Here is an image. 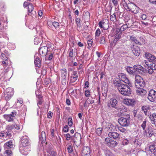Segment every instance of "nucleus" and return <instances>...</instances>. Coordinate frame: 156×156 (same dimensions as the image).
<instances>
[{
  "instance_id": "obj_17",
  "label": "nucleus",
  "mask_w": 156,
  "mask_h": 156,
  "mask_svg": "<svg viewBox=\"0 0 156 156\" xmlns=\"http://www.w3.org/2000/svg\"><path fill=\"white\" fill-rule=\"evenodd\" d=\"M108 136L114 139H119V134L117 132L112 131L110 132L108 134Z\"/></svg>"
},
{
  "instance_id": "obj_64",
  "label": "nucleus",
  "mask_w": 156,
  "mask_h": 156,
  "mask_svg": "<svg viewBox=\"0 0 156 156\" xmlns=\"http://www.w3.org/2000/svg\"><path fill=\"white\" fill-rule=\"evenodd\" d=\"M62 84L65 85L66 84V78H62Z\"/></svg>"
},
{
  "instance_id": "obj_50",
  "label": "nucleus",
  "mask_w": 156,
  "mask_h": 156,
  "mask_svg": "<svg viewBox=\"0 0 156 156\" xmlns=\"http://www.w3.org/2000/svg\"><path fill=\"white\" fill-rule=\"evenodd\" d=\"M117 128L122 133H125L126 132V130L121 127H119L118 126V127H117Z\"/></svg>"
},
{
  "instance_id": "obj_18",
  "label": "nucleus",
  "mask_w": 156,
  "mask_h": 156,
  "mask_svg": "<svg viewBox=\"0 0 156 156\" xmlns=\"http://www.w3.org/2000/svg\"><path fill=\"white\" fill-rule=\"evenodd\" d=\"M120 80L121 79L119 77L118 78H114L113 80V83L115 86L117 87V88H119V86L123 84L121 82Z\"/></svg>"
},
{
  "instance_id": "obj_59",
  "label": "nucleus",
  "mask_w": 156,
  "mask_h": 156,
  "mask_svg": "<svg viewBox=\"0 0 156 156\" xmlns=\"http://www.w3.org/2000/svg\"><path fill=\"white\" fill-rule=\"evenodd\" d=\"M101 34V30L100 29L98 28L95 32V36L96 37H99Z\"/></svg>"
},
{
  "instance_id": "obj_49",
  "label": "nucleus",
  "mask_w": 156,
  "mask_h": 156,
  "mask_svg": "<svg viewBox=\"0 0 156 156\" xmlns=\"http://www.w3.org/2000/svg\"><path fill=\"white\" fill-rule=\"evenodd\" d=\"M40 40L41 39L35 37L34 40V44L35 45L38 44L40 42Z\"/></svg>"
},
{
  "instance_id": "obj_57",
  "label": "nucleus",
  "mask_w": 156,
  "mask_h": 156,
  "mask_svg": "<svg viewBox=\"0 0 156 156\" xmlns=\"http://www.w3.org/2000/svg\"><path fill=\"white\" fill-rule=\"evenodd\" d=\"M141 15L140 16V18L142 20H146L147 16L146 14H141Z\"/></svg>"
},
{
  "instance_id": "obj_55",
  "label": "nucleus",
  "mask_w": 156,
  "mask_h": 156,
  "mask_svg": "<svg viewBox=\"0 0 156 156\" xmlns=\"http://www.w3.org/2000/svg\"><path fill=\"white\" fill-rule=\"evenodd\" d=\"M37 105L39 108H41L40 105L43 103V100H37Z\"/></svg>"
},
{
  "instance_id": "obj_5",
  "label": "nucleus",
  "mask_w": 156,
  "mask_h": 156,
  "mask_svg": "<svg viewBox=\"0 0 156 156\" xmlns=\"http://www.w3.org/2000/svg\"><path fill=\"white\" fill-rule=\"evenodd\" d=\"M81 136L80 134L78 133H76L74 136L71 137L72 142L76 146L80 145L81 143Z\"/></svg>"
},
{
  "instance_id": "obj_61",
  "label": "nucleus",
  "mask_w": 156,
  "mask_h": 156,
  "mask_svg": "<svg viewBox=\"0 0 156 156\" xmlns=\"http://www.w3.org/2000/svg\"><path fill=\"white\" fill-rule=\"evenodd\" d=\"M28 15L29 16H31L32 17H33V16L34 15V14L36 13V12L35 11H33L32 12L31 11H28Z\"/></svg>"
},
{
  "instance_id": "obj_56",
  "label": "nucleus",
  "mask_w": 156,
  "mask_h": 156,
  "mask_svg": "<svg viewBox=\"0 0 156 156\" xmlns=\"http://www.w3.org/2000/svg\"><path fill=\"white\" fill-rule=\"evenodd\" d=\"M112 139H110L109 138H106L105 139V144H106V145H109V142H110V141H111V140Z\"/></svg>"
},
{
  "instance_id": "obj_41",
  "label": "nucleus",
  "mask_w": 156,
  "mask_h": 156,
  "mask_svg": "<svg viewBox=\"0 0 156 156\" xmlns=\"http://www.w3.org/2000/svg\"><path fill=\"white\" fill-rule=\"evenodd\" d=\"M15 127V124H13L11 125H8L6 126V129L8 131L11 132V131L14 129Z\"/></svg>"
},
{
  "instance_id": "obj_15",
  "label": "nucleus",
  "mask_w": 156,
  "mask_h": 156,
  "mask_svg": "<svg viewBox=\"0 0 156 156\" xmlns=\"http://www.w3.org/2000/svg\"><path fill=\"white\" fill-rule=\"evenodd\" d=\"M117 103V100L115 99L112 98H111L107 102V106L109 108H110L111 107L115 108Z\"/></svg>"
},
{
  "instance_id": "obj_7",
  "label": "nucleus",
  "mask_w": 156,
  "mask_h": 156,
  "mask_svg": "<svg viewBox=\"0 0 156 156\" xmlns=\"http://www.w3.org/2000/svg\"><path fill=\"white\" fill-rule=\"evenodd\" d=\"M118 122L123 126H128L130 123V117L129 116L121 117L118 119Z\"/></svg>"
},
{
  "instance_id": "obj_37",
  "label": "nucleus",
  "mask_w": 156,
  "mask_h": 156,
  "mask_svg": "<svg viewBox=\"0 0 156 156\" xmlns=\"http://www.w3.org/2000/svg\"><path fill=\"white\" fill-rule=\"evenodd\" d=\"M122 34L120 33L119 34H115L114 36L115 39H114V41L117 42L120 38L121 35Z\"/></svg>"
},
{
  "instance_id": "obj_35",
  "label": "nucleus",
  "mask_w": 156,
  "mask_h": 156,
  "mask_svg": "<svg viewBox=\"0 0 156 156\" xmlns=\"http://www.w3.org/2000/svg\"><path fill=\"white\" fill-rule=\"evenodd\" d=\"M3 28H0V37H3L5 38L6 37L8 38V37L6 36L7 34L3 31Z\"/></svg>"
},
{
  "instance_id": "obj_22",
  "label": "nucleus",
  "mask_w": 156,
  "mask_h": 156,
  "mask_svg": "<svg viewBox=\"0 0 156 156\" xmlns=\"http://www.w3.org/2000/svg\"><path fill=\"white\" fill-rule=\"evenodd\" d=\"M37 54H35L34 56V64L35 66L38 68L41 67V60L37 56Z\"/></svg>"
},
{
  "instance_id": "obj_32",
  "label": "nucleus",
  "mask_w": 156,
  "mask_h": 156,
  "mask_svg": "<svg viewBox=\"0 0 156 156\" xmlns=\"http://www.w3.org/2000/svg\"><path fill=\"white\" fill-rule=\"evenodd\" d=\"M152 63H148V65H147L148 68H151L154 70H156V62H153Z\"/></svg>"
},
{
  "instance_id": "obj_25",
  "label": "nucleus",
  "mask_w": 156,
  "mask_h": 156,
  "mask_svg": "<svg viewBox=\"0 0 156 156\" xmlns=\"http://www.w3.org/2000/svg\"><path fill=\"white\" fill-rule=\"evenodd\" d=\"M90 150L89 147H84L82 151V155L84 156L90 154Z\"/></svg>"
},
{
  "instance_id": "obj_14",
  "label": "nucleus",
  "mask_w": 156,
  "mask_h": 156,
  "mask_svg": "<svg viewBox=\"0 0 156 156\" xmlns=\"http://www.w3.org/2000/svg\"><path fill=\"white\" fill-rule=\"evenodd\" d=\"M19 150L22 154L27 155L30 151V147H20Z\"/></svg>"
},
{
  "instance_id": "obj_52",
  "label": "nucleus",
  "mask_w": 156,
  "mask_h": 156,
  "mask_svg": "<svg viewBox=\"0 0 156 156\" xmlns=\"http://www.w3.org/2000/svg\"><path fill=\"white\" fill-rule=\"evenodd\" d=\"M105 22H104V21H101L99 22L98 23L99 26L101 28H103L104 29H105L103 26V25L105 24Z\"/></svg>"
},
{
  "instance_id": "obj_19",
  "label": "nucleus",
  "mask_w": 156,
  "mask_h": 156,
  "mask_svg": "<svg viewBox=\"0 0 156 156\" xmlns=\"http://www.w3.org/2000/svg\"><path fill=\"white\" fill-rule=\"evenodd\" d=\"M123 102L124 104L128 106L133 105L135 102L134 100L132 99H125L124 100Z\"/></svg>"
},
{
  "instance_id": "obj_10",
  "label": "nucleus",
  "mask_w": 156,
  "mask_h": 156,
  "mask_svg": "<svg viewBox=\"0 0 156 156\" xmlns=\"http://www.w3.org/2000/svg\"><path fill=\"white\" fill-rule=\"evenodd\" d=\"M147 98L149 100L152 102H156V91L153 89L151 90Z\"/></svg>"
},
{
  "instance_id": "obj_40",
  "label": "nucleus",
  "mask_w": 156,
  "mask_h": 156,
  "mask_svg": "<svg viewBox=\"0 0 156 156\" xmlns=\"http://www.w3.org/2000/svg\"><path fill=\"white\" fill-rule=\"evenodd\" d=\"M139 39L140 41V43H141V45H142V44H145L146 43V41L145 39V37L142 36H140L139 37Z\"/></svg>"
},
{
  "instance_id": "obj_39",
  "label": "nucleus",
  "mask_w": 156,
  "mask_h": 156,
  "mask_svg": "<svg viewBox=\"0 0 156 156\" xmlns=\"http://www.w3.org/2000/svg\"><path fill=\"white\" fill-rule=\"evenodd\" d=\"M68 152L69 153H72L73 151V147L71 145H69L67 148Z\"/></svg>"
},
{
  "instance_id": "obj_53",
  "label": "nucleus",
  "mask_w": 156,
  "mask_h": 156,
  "mask_svg": "<svg viewBox=\"0 0 156 156\" xmlns=\"http://www.w3.org/2000/svg\"><path fill=\"white\" fill-rule=\"evenodd\" d=\"M110 20L112 21H114L116 20V15L115 13H114L113 15L110 16Z\"/></svg>"
},
{
  "instance_id": "obj_28",
  "label": "nucleus",
  "mask_w": 156,
  "mask_h": 156,
  "mask_svg": "<svg viewBox=\"0 0 156 156\" xmlns=\"http://www.w3.org/2000/svg\"><path fill=\"white\" fill-rule=\"evenodd\" d=\"M126 70L128 73L130 74L135 75L136 74V71L134 70L133 68L128 67L126 68Z\"/></svg>"
},
{
  "instance_id": "obj_31",
  "label": "nucleus",
  "mask_w": 156,
  "mask_h": 156,
  "mask_svg": "<svg viewBox=\"0 0 156 156\" xmlns=\"http://www.w3.org/2000/svg\"><path fill=\"white\" fill-rule=\"evenodd\" d=\"M13 146V145L12 144V142L11 141H9L6 143L4 145V147L7 149L12 148Z\"/></svg>"
},
{
  "instance_id": "obj_58",
  "label": "nucleus",
  "mask_w": 156,
  "mask_h": 156,
  "mask_svg": "<svg viewBox=\"0 0 156 156\" xmlns=\"http://www.w3.org/2000/svg\"><path fill=\"white\" fill-rule=\"evenodd\" d=\"M85 95L87 97H89L90 95V92L89 90H85L84 92Z\"/></svg>"
},
{
  "instance_id": "obj_23",
  "label": "nucleus",
  "mask_w": 156,
  "mask_h": 156,
  "mask_svg": "<svg viewBox=\"0 0 156 156\" xmlns=\"http://www.w3.org/2000/svg\"><path fill=\"white\" fill-rule=\"evenodd\" d=\"M149 150L152 153L156 155V143H154L151 144L149 147Z\"/></svg>"
},
{
  "instance_id": "obj_42",
  "label": "nucleus",
  "mask_w": 156,
  "mask_h": 156,
  "mask_svg": "<svg viewBox=\"0 0 156 156\" xmlns=\"http://www.w3.org/2000/svg\"><path fill=\"white\" fill-rule=\"evenodd\" d=\"M132 141L135 145H140L141 144L140 142L137 139L133 138V139Z\"/></svg>"
},
{
  "instance_id": "obj_9",
  "label": "nucleus",
  "mask_w": 156,
  "mask_h": 156,
  "mask_svg": "<svg viewBox=\"0 0 156 156\" xmlns=\"http://www.w3.org/2000/svg\"><path fill=\"white\" fill-rule=\"evenodd\" d=\"M143 134L145 137H150L153 136H155L153 129L151 127H148L143 133Z\"/></svg>"
},
{
  "instance_id": "obj_38",
  "label": "nucleus",
  "mask_w": 156,
  "mask_h": 156,
  "mask_svg": "<svg viewBox=\"0 0 156 156\" xmlns=\"http://www.w3.org/2000/svg\"><path fill=\"white\" fill-rule=\"evenodd\" d=\"M132 51L135 55L139 56L140 53V49H133Z\"/></svg>"
},
{
  "instance_id": "obj_1",
  "label": "nucleus",
  "mask_w": 156,
  "mask_h": 156,
  "mask_svg": "<svg viewBox=\"0 0 156 156\" xmlns=\"http://www.w3.org/2000/svg\"><path fill=\"white\" fill-rule=\"evenodd\" d=\"M118 76L122 82L126 83H123L119 88H117L119 92L123 96H129L131 94L130 87H132L133 85L132 82L130 81L126 75L122 73H118Z\"/></svg>"
},
{
  "instance_id": "obj_21",
  "label": "nucleus",
  "mask_w": 156,
  "mask_h": 156,
  "mask_svg": "<svg viewBox=\"0 0 156 156\" xmlns=\"http://www.w3.org/2000/svg\"><path fill=\"white\" fill-rule=\"evenodd\" d=\"M142 109L144 111L145 115L149 116L150 106L149 105H147L142 106Z\"/></svg>"
},
{
  "instance_id": "obj_12",
  "label": "nucleus",
  "mask_w": 156,
  "mask_h": 156,
  "mask_svg": "<svg viewBox=\"0 0 156 156\" xmlns=\"http://www.w3.org/2000/svg\"><path fill=\"white\" fill-rule=\"evenodd\" d=\"M133 67L134 70H136L139 73L142 74H144L146 72V69L140 65H135L133 66Z\"/></svg>"
},
{
  "instance_id": "obj_63",
  "label": "nucleus",
  "mask_w": 156,
  "mask_h": 156,
  "mask_svg": "<svg viewBox=\"0 0 156 156\" xmlns=\"http://www.w3.org/2000/svg\"><path fill=\"white\" fill-rule=\"evenodd\" d=\"M71 136H71L69 133L66 134L65 136V137L67 140H69L71 139Z\"/></svg>"
},
{
  "instance_id": "obj_44",
  "label": "nucleus",
  "mask_w": 156,
  "mask_h": 156,
  "mask_svg": "<svg viewBox=\"0 0 156 156\" xmlns=\"http://www.w3.org/2000/svg\"><path fill=\"white\" fill-rule=\"evenodd\" d=\"M28 11H31L32 12L33 11L34 9V6L31 3H29L28 7Z\"/></svg>"
},
{
  "instance_id": "obj_51",
  "label": "nucleus",
  "mask_w": 156,
  "mask_h": 156,
  "mask_svg": "<svg viewBox=\"0 0 156 156\" xmlns=\"http://www.w3.org/2000/svg\"><path fill=\"white\" fill-rule=\"evenodd\" d=\"M129 142V140L127 139H124L122 142V144L123 145H127L128 144Z\"/></svg>"
},
{
  "instance_id": "obj_6",
  "label": "nucleus",
  "mask_w": 156,
  "mask_h": 156,
  "mask_svg": "<svg viewBox=\"0 0 156 156\" xmlns=\"http://www.w3.org/2000/svg\"><path fill=\"white\" fill-rule=\"evenodd\" d=\"M146 58L147 59L145 61L146 65H148V63H152L153 62H156V57L154 55L149 52H146L145 54Z\"/></svg>"
},
{
  "instance_id": "obj_62",
  "label": "nucleus",
  "mask_w": 156,
  "mask_h": 156,
  "mask_svg": "<svg viewBox=\"0 0 156 156\" xmlns=\"http://www.w3.org/2000/svg\"><path fill=\"white\" fill-rule=\"evenodd\" d=\"M146 121H144L143 122V123L141 125V126L143 130H145V129L146 127Z\"/></svg>"
},
{
  "instance_id": "obj_60",
  "label": "nucleus",
  "mask_w": 156,
  "mask_h": 156,
  "mask_svg": "<svg viewBox=\"0 0 156 156\" xmlns=\"http://www.w3.org/2000/svg\"><path fill=\"white\" fill-rule=\"evenodd\" d=\"M17 112L16 111L14 110L11 112V113L9 115H11L12 117L14 118L16 115Z\"/></svg>"
},
{
  "instance_id": "obj_48",
  "label": "nucleus",
  "mask_w": 156,
  "mask_h": 156,
  "mask_svg": "<svg viewBox=\"0 0 156 156\" xmlns=\"http://www.w3.org/2000/svg\"><path fill=\"white\" fill-rule=\"evenodd\" d=\"M127 27L128 26L127 24H124L120 28V30L122 32L125 30Z\"/></svg>"
},
{
  "instance_id": "obj_45",
  "label": "nucleus",
  "mask_w": 156,
  "mask_h": 156,
  "mask_svg": "<svg viewBox=\"0 0 156 156\" xmlns=\"http://www.w3.org/2000/svg\"><path fill=\"white\" fill-rule=\"evenodd\" d=\"M5 136L6 137L9 138H11L12 136V133L11 132L8 131L5 133Z\"/></svg>"
},
{
  "instance_id": "obj_2",
  "label": "nucleus",
  "mask_w": 156,
  "mask_h": 156,
  "mask_svg": "<svg viewBox=\"0 0 156 156\" xmlns=\"http://www.w3.org/2000/svg\"><path fill=\"white\" fill-rule=\"evenodd\" d=\"M121 4L127 10L131 11L132 12L136 13L138 12L139 8L132 3L127 4L126 2H122Z\"/></svg>"
},
{
  "instance_id": "obj_29",
  "label": "nucleus",
  "mask_w": 156,
  "mask_h": 156,
  "mask_svg": "<svg viewBox=\"0 0 156 156\" xmlns=\"http://www.w3.org/2000/svg\"><path fill=\"white\" fill-rule=\"evenodd\" d=\"M148 116L153 124L156 122V114H155L153 113L152 115H149Z\"/></svg>"
},
{
  "instance_id": "obj_13",
  "label": "nucleus",
  "mask_w": 156,
  "mask_h": 156,
  "mask_svg": "<svg viewBox=\"0 0 156 156\" xmlns=\"http://www.w3.org/2000/svg\"><path fill=\"white\" fill-rule=\"evenodd\" d=\"M20 141L22 144L21 147H28L30 145L28 137L27 136H25L22 137Z\"/></svg>"
},
{
  "instance_id": "obj_34",
  "label": "nucleus",
  "mask_w": 156,
  "mask_h": 156,
  "mask_svg": "<svg viewBox=\"0 0 156 156\" xmlns=\"http://www.w3.org/2000/svg\"><path fill=\"white\" fill-rule=\"evenodd\" d=\"M67 71L65 69H63L61 70V78H66Z\"/></svg>"
},
{
  "instance_id": "obj_33",
  "label": "nucleus",
  "mask_w": 156,
  "mask_h": 156,
  "mask_svg": "<svg viewBox=\"0 0 156 156\" xmlns=\"http://www.w3.org/2000/svg\"><path fill=\"white\" fill-rule=\"evenodd\" d=\"M48 49H39L38 52L42 56L46 55L47 53Z\"/></svg>"
},
{
  "instance_id": "obj_16",
  "label": "nucleus",
  "mask_w": 156,
  "mask_h": 156,
  "mask_svg": "<svg viewBox=\"0 0 156 156\" xmlns=\"http://www.w3.org/2000/svg\"><path fill=\"white\" fill-rule=\"evenodd\" d=\"M78 78V75L77 72L76 71H73L71 77V82L72 83L75 82L77 80Z\"/></svg>"
},
{
  "instance_id": "obj_8",
  "label": "nucleus",
  "mask_w": 156,
  "mask_h": 156,
  "mask_svg": "<svg viewBox=\"0 0 156 156\" xmlns=\"http://www.w3.org/2000/svg\"><path fill=\"white\" fill-rule=\"evenodd\" d=\"M14 94L13 89L9 87L6 89L4 94V97L6 101L9 100Z\"/></svg>"
},
{
  "instance_id": "obj_47",
  "label": "nucleus",
  "mask_w": 156,
  "mask_h": 156,
  "mask_svg": "<svg viewBox=\"0 0 156 156\" xmlns=\"http://www.w3.org/2000/svg\"><path fill=\"white\" fill-rule=\"evenodd\" d=\"M41 47L40 48H39V49H41L42 47H44V49H46V48H47V49H50V48L52 49V48H54V47H53V45L52 44H51V46L50 47L49 46V45H48V46L47 45L46 46H43V44H42L41 45Z\"/></svg>"
},
{
  "instance_id": "obj_54",
  "label": "nucleus",
  "mask_w": 156,
  "mask_h": 156,
  "mask_svg": "<svg viewBox=\"0 0 156 156\" xmlns=\"http://www.w3.org/2000/svg\"><path fill=\"white\" fill-rule=\"evenodd\" d=\"M116 42L114 41L113 40L112 41H111L110 43V44L109 46L110 48H113L115 45Z\"/></svg>"
},
{
  "instance_id": "obj_11",
  "label": "nucleus",
  "mask_w": 156,
  "mask_h": 156,
  "mask_svg": "<svg viewBox=\"0 0 156 156\" xmlns=\"http://www.w3.org/2000/svg\"><path fill=\"white\" fill-rule=\"evenodd\" d=\"M47 152L50 156H56L57 155L56 151L52 145H50L47 148Z\"/></svg>"
},
{
  "instance_id": "obj_27",
  "label": "nucleus",
  "mask_w": 156,
  "mask_h": 156,
  "mask_svg": "<svg viewBox=\"0 0 156 156\" xmlns=\"http://www.w3.org/2000/svg\"><path fill=\"white\" fill-rule=\"evenodd\" d=\"M130 40L133 42H134L136 44L141 45V43L139 41L137 40L136 38L134 36H130Z\"/></svg>"
},
{
  "instance_id": "obj_30",
  "label": "nucleus",
  "mask_w": 156,
  "mask_h": 156,
  "mask_svg": "<svg viewBox=\"0 0 156 156\" xmlns=\"http://www.w3.org/2000/svg\"><path fill=\"white\" fill-rule=\"evenodd\" d=\"M4 118L8 122H12L13 120V118L9 114H5L3 115Z\"/></svg>"
},
{
  "instance_id": "obj_4",
  "label": "nucleus",
  "mask_w": 156,
  "mask_h": 156,
  "mask_svg": "<svg viewBox=\"0 0 156 156\" xmlns=\"http://www.w3.org/2000/svg\"><path fill=\"white\" fill-rule=\"evenodd\" d=\"M1 58L3 60L2 62V65L4 68L5 69V72H7L8 71V69L11 65V62L10 61L8 60V58L6 56V55L4 53H2L1 55Z\"/></svg>"
},
{
  "instance_id": "obj_3",
  "label": "nucleus",
  "mask_w": 156,
  "mask_h": 156,
  "mask_svg": "<svg viewBox=\"0 0 156 156\" xmlns=\"http://www.w3.org/2000/svg\"><path fill=\"white\" fill-rule=\"evenodd\" d=\"M135 79V86L137 88H143L145 86V83L140 76L136 75Z\"/></svg>"
},
{
  "instance_id": "obj_24",
  "label": "nucleus",
  "mask_w": 156,
  "mask_h": 156,
  "mask_svg": "<svg viewBox=\"0 0 156 156\" xmlns=\"http://www.w3.org/2000/svg\"><path fill=\"white\" fill-rule=\"evenodd\" d=\"M117 127H118V126L114 125L110 123L108 125L107 128L108 131L112 132L116 130Z\"/></svg>"
},
{
  "instance_id": "obj_20",
  "label": "nucleus",
  "mask_w": 156,
  "mask_h": 156,
  "mask_svg": "<svg viewBox=\"0 0 156 156\" xmlns=\"http://www.w3.org/2000/svg\"><path fill=\"white\" fill-rule=\"evenodd\" d=\"M138 88V89L136 90V92L138 95L143 96L146 94L147 91L146 90L143 89V88Z\"/></svg>"
},
{
  "instance_id": "obj_43",
  "label": "nucleus",
  "mask_w": 156,
  "mask_h": 156,
  "mask_svg": "<svg viewBox=\"0 0 156 156\" xmlns=\"http://www.w3.org/2000/svg\"><path fill=\"white\" fill-rule=\"evenodd\" d=\"M102 131V129L101 128H98L96 130V133L98 136H99L101 134Z\"/></svg>"
},
{
  "instance_id": "obj_26",
  "label": "nucleus",
  "mask_w": 156,
  "mask_h": 156,
  "mask_svg": "<svg viewBox=\"0 0 156 156\" xmlns=\"http://www.w3.org/2000/svg\"><path fill=\"white\" fill-rule=\"evenodd\" d=\"M48 24L49 27H50V26L52 25L56 29L58 28L59 26V23L55 21L48 23Z\"/></svg>"
},
{
  "instance_id": "obj_46",
  "label": "nucleus",
  "mask_w": 156,
  "mask_h": 156,
  "mask_svg": "<svg viewBox=\"0 0 156 156\" xmlns=\"http://www.w3.org/2000/svg\"><path fill=\"white\" fill-rule=\"evenodd\" d=\"M68 124L69 126L71 127L73 124V120L71 118H69L68 119Z\"/></svg>"
},
{
  "instance_id": "obj_36",
  "label": "nucleus",
  "mask_w": 156,
  "mask_h": 156,
  "mask_svg": "<svg viewBox=\"0 0 156 156\" xmlns=\"http://www.w3.org/2000/svg\"><path fill=\"white\" fill-rule=\"evenodd\" d=\"M109 145H107L109 147H115L116 146L117 144V143L116 141H115L112 139L111 140L110 142H109Z\"/></svg>"
}]
</instances>
